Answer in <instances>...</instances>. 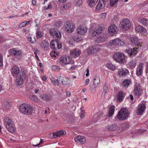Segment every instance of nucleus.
I'll list each match as a JSON object with an SVG mask.
<instances>
[{
  "label": "nucleus",
  "mask_w": 148,
  "mask_h": 148,
  "mask_svg": "<svg viewBox=\"0 0 148 148\" xmlns=\"http://www.w3.org/2000/svg\"><path fill=\"white\" fill-rule=\"evenodd\" d=\"M40 97L42 99L45 101H49L51 99L50 96L47 94L41 95Z\"/></svg>",
  "instance_id": "c9c22d12"
},
{
  "label": "nucleus",
  "mask_w": 148,
  "mask_h": 148,
  "mask_svg": "<svg viewBox=\"0 0 148 148\" xmlns=\"http://www.w3.org/2000/svg\"><path fill=\"white\" fill-rule=\"evenodd\" d=\"M108 90V88L107 84V83H105L103 87V91L105 93H106L107 92V90Z\"/></svg>",
  "instance_id": "13d9d810"
},
{
  "label": "nucleus",
  "mask_w": 148,
  "mask_h": 148,
  "mask_svg": "<svg viewBox=\"0 0 148 148\" xmlns=\"http://www.w3.org/2000/svg\"><path fill=\"white\" fill-rule=\"evenodd\" d=\"M120 29L123 31L129 29L131 26V22L129 19L124 18L120 21L119 23Z\"/></svg>",
  "instance_id": "f03ea898"
},
{
  "label": "nucleus",
  "mask_w": 148,
  "mask_h": 148,
  "mask_svg": "<svg viewBox=\"0 0 148 148\" xmlns=\"http://www.w3.org/2000/svg\"><path fill=\"white\" fill-rule=\"evenodd\" d=\"M59 83L64 85H68L70 81L66 77L60 76L59 77Z\"/></svg>",
  "instance_id": "4be33fe9"
},
{
  "label": "nucleus",
  "mask_w": 148,
  "mask_h": 148,
  "mask_svg": "<svg viewBox=\"0 0 148 148\" xmlns=\"http://www.w3.org/2000/svg\"><path fill=\"white\" fill-rule=\"evenodd\" d=\"M9 53L11 56L18 57L21 55L22 52L21 50H17L15 48L12 49L9 51Z\"/></svg>",
  "instance_id": "4468645a"
},
{
  "label": "nucleus",
  "mask_w": 148,
  "mask_h": 148,
  "mask_svg": "<svg viewBox=\"0 0 148 148\" xmlns=\"http://www.w3.org/2000/svg\"><path fill=\"white\" fill-rule=\"evenodd\" d=\"M113 58L116 62L122 64L125 61V55L121 52L115 53L113 56Z\"/></svg>",
  "instance_id": "7ed1b4c3"
},
{
  "label": "nucleus",
  "mask_w": 148,
  "mask_h": 148,
  "mask_svg": "<svg viewBox=\"0 0 148 148\" xmlns=\"http://www.w3.org/2000/svg\"><path fill=\"white\" fill-rule=\"evenodd\" d=\"M49 45V43L46 40H43L41 44V45L42 47L46 49H47L48 48Z\"/></svg>",
  "instance_id": "4c0bfd02"
},
{
  "label": "nucleus",
  "mask_w": 148,
  "mask_h": 148,
  "mask_svg": "<svg viewBox=\"0 0 148 148\" xmlns=\"http://www.w3.org/2000/svg\"><path fill=\"white\" fill-rule=\"evenodd\" d=\"M118 0H110V4L111 6H113Z\"/></svg>",
  "instance_id": "864d4df0"
},
{
  "label": "nucleus",
  "mask_w": 148,
  "mask_h": 148,
  "mask_svg": "<svg viewBox=\"0 0 148 148\" xmlns=\"http://www.w3.org/2000/svg\"><path fill=\"white\" fill-rule=\"evenodd\" d=\"M20 69L18 67L14 66L12 69L11 73L13 77H16L19 74Z\"/></svg>",
  "instance_id": "6ab92c4d"
},
{
  "label": "nucleus",
  "mask_w": 148,
  "mask_h": 148,
  "mask_svg": "<svg viewBox=\"0 0 148 148\" xmlns=\"http://www.w3.org/2000/svg\"><path fill=\"white\" fill-rule=\"evenodd\" d=\"M117 128V127L115 124L110 125L107 127V129L109 131H114L116 130Z\"/></svg>",
  "instance_id": "58836bf2"
},
{
  "label": "nucleus",
  "mask_w": 148,
  "mask_h": 148,
  "mask_svg": "<svg viewBox=\"0 0 148 148\" xmlns=\"http://www.w3.org/2000/svg\"><path fill=\"white\" fill-rule=\"evenodd\" d=\"M26 75L25 72L23 71H21L17 76L16 80V83L17 85L20 86H22L24 82V79H25Z\"/></svg>",
  "instance_id": "0eeeda50"
},
{
  "label": "nucleus",
  "mask_w": 148,
  "mask_h": 148,
  "mask_svg": "<svg viewBox=\"0 0 148 148\" xmlns=\"http://www.w3.org/2000/svg\"><path fill=\"white\" fill-rule=\"evenodd\" d=\"M54 42H55L53 40H52L50 43V45L52 49H55L56 46L55 45V43H54Z\"/></svg>",
  "instance_id": "3c124183"
},
{
  "label": "nucleus",
  "mask_w": 148,
  "mask_h": 148,
  "mask_svg": "<svg viewBox=\"0 0 148 148\" xmlns=\"http://www.w3.org/2000/svg\"><path fill=\"white\" fill-rule=\"evenodd\" d=\"M74 140L76 143H80L81 144H83L86 142V138L84 136H79L75 137Z\"/></svg>",
  "instance_id": "a211bd4d"
},
{
  "label": "nucleus",
  "mask_w": 148,
  "mask_h": 148,
  "mask_svg": "<svg viewBox=\"0 0 148 148\" xmlns=\"http://www.w3.org/2000/svg\"><path fill=\"white\" fill-rule=\"evenodd\" d=\"M95 53L98 52L100 51L101 48V46L99 45H96L93 46Z\"/></svg>",
  "instance_id": "a19ab883"
},
{
  "label": "nucleus",
  "mask_w": 148,
  "mask_h": 148,
  "mask_svg": "<svg viewBox=\"0 0 148 148\" xmlns=\"http://www.w3.org/2000/svg\"><path fill=\"white\" fill-rule=\"evenodd\" d=\"M117 30V27L114 24H112L108 28V32L111 35L116 33Z\"/></svg>",
  "instance_id": "f3484780"
},
{
  "label": "nucleus",
  "mask_w": 148,
  "mask_h": 148,
  "mask_svg": "<svg viewBox=\"0 0 148 148\" xmlns=\"http://www.w3.org/2000/svg\"><path fill=\"white\" fill-rule=\"evenodd\" d=\"M4 123L8 130L11 133H13L15 131L14 126L13 125L12 122L10 119L6 117L4 119Z\"/></svg>",
  "instance_id": "20e7f679"
},
{
  "label": "nucleus",
  "mask_w": 148,
  "mask_h": 148,
  "mask_svg": "<svg viewBox=\"0 0 148 148\" xmlns=\"http://www.w3.org/2000/svg\"><path fill=\"white\" fill-rule=\"evenodd\" d=\"M56 46L55 49H60L62 47L61 43L60 42H56Z\"/></svg>",
  "instance_id": "09e8293b"
},
{
  "label": "nucleus",
  "mask_w": 148,
  "mask_h": 148,
  "mask_svg": "<svg viewBox=\"0 0 148 148\" xmlns=\"http://www.w3.org/2000/svg\"><path fill=\"white\" fill-rule=\"evenodd\" d=\"M87 52L89 54H90L95 53L93 47L88 48L87 50Z\"/></svg>",
  "instance_id": "c03bdc74"
},
{
  "label": "nucleus",
  "mask_w": 148,
  "mask_h": 148,
  "mask_svg": "<svg viewBox=\"0 0 148 148\" xmlns=\"http://www.w3.org/2000/svg\"><path fill=\"white\" fill-rule=\"evenodd\" d=\"M132 81L131 80L129 79H125L124 80L122 83V87L123 88L127 89L130 85L131 84Z\"/></svg>",
  "instance_id": "bb28decb"
},
{
  "label": "nucleus",
  "mask_w": 148,
  "mask_h": 148,
  "mask_svg": "<svg viewBox=\"0 0 148 148\" xmlns=\"http://www.w3.org/2000/svg\"><path fill=\"white\" fill-rule=\"evenodd\" d=\"M51 69L52 70L58 71L60 70V69L59 66L54 65L52 66Z\"/></svg>",
  "instance_id": "49530a36"
},
{
  "label": "nucleus",
  "mask_w": 148,
  "mask_h": 148,
  "mask_svg": "<svg viewBox=\"0 0 148 148\" xmlns=\"http://www.w3.org/2000/svg\"><path fill=\"white\" fill-rule=\"evenodd\" d=\"M107 0H99V1H100V2L103 3H104L105 5L106 4V1Z\"/></svg>",
  "instance_id": "774afa93"
},
{
  "label": "nucleus",
  "mask_w": 148,
  "mask_h": 148,
  "mask_svg": "<svg viewBox=\"0 0 148 148\" xmlns=\"http://www.w3.org/2000/svg\"><path fill=\"white\" fill-rule=\"evenodd\" d=\"M67 4H63L61 7L60 9L62 10H65L68 7Z\"/></svg>",
  "instance_id": "6e6d98bb"
},
{
  "label": "nucleus",
  "mask_w": 148,
  "mask_h": 148,
  "mask_svg": "<svg viewBox=\"0 0 148 148\" xmlns=\"http://www.w3.org/2000/svg\"><path fill=\"white\" fill-rule=\"evenodd\" d=\"M142 90L140 89V87L138 85H136L134 86V95L138 97H139L142 95Z\"/></svg>",
  "instance_id": "aec40b11"
},
{
  "label": "nucleus",
  "mask_w": 148,
  "mask_h": 148,
  "mask_svg": "<svg viewBox=\"0 0 148 148\" xmlns=\"http://www.w3.org/2000/svg\"><path fill=\"white\" fill-rule=\"evenodd\" d=\"M30 99L33 101H34L35 102H38V98L35 95H30L29 97Z\"/></svg>",
  "instance_id": "37998d69"
},
{
  "label": "nucleus",
  "mask_w": 148,
  "mask_h": 148,
  "mask_svg": "<svg viewBox=\"0 0 148 148\" xmlns=\"http://www.w3.org/2000/svg\"><path fill=\"white\" fill-rule=\"evenodd\" d=\"M65 30L67 33H71L73 32L75 29V26L71 22H66L64 24Z\"/></svg>",
  "instance_id": "9d476101"
},
{
  "label": "nucleus",
  "mask_w": 148,
  "mask_h": 148,
  "mask_svg": "<svg viewBox=\"0 0 148 148\" xmlns=\"http://www.w3.org/2000/svg\"><path fill=\"white\" fill-rule=\"evenodd\" d=\"M50 33L54 38H60L61 37V35L60 33L54 29H51L50 30Z\"/></svg>",
  "instance_id": "5701e85b"
},
{
  "label": "nucleus",
  "mask_w": 148,
  "mask_h": 148,
  "mask_svg": "<svg viewBox=\"0 0 148 148\" xmlns=\"http://www.w3.org/2000/svg\"><path fill=\"white\" fill-rule=\"evenodd\" d=\"M87 28L81 25H79L77 29V33L80 35H84L87 32Z\"/></svg>",
  "instance_id": "ddd939ff"
},
{
  "label": "nucleus",
  "mask_w": 148,
  "mask_h": 148,
  "mask_svg": "<svg viewBox=\"0 0 148 148\" xmlns=\"http://www.w3.org/2000/svg\"><path fill=\"white\" fill-rule=\"evenodd\" d=\"M41 78L43 81L46 82L47 79V77L45 75H42L41 76Z\"/></svg>",
  "instance_id": "0e129e2a"
},
{
  "label": "nucleus",
  "mask_w": 148,
  "mask_h": 148,
  "mask_svg": "<svg viewBox=\"0 0 148 148\" xmlns=\"http://www.w3.org/2000/svg\"><path fill=\"white\" fill-rule=\"evenodd\" d=\"M100 79L99 76H96L93 79V84L95 88L97 87L99 84Z\"/></svg>",
  "instance_id": "c85d7f7f"
},
{
  "label": "nucleus",
  "mask_w": 148,
  "mask_h": 148,
  "mask_svg": "<svg viewBox=\"0 0 148 148\" xmlns=\"http://www.w3.org/2000/svg\"><path fill=\"white\" fill-rule=\"evenodd\" d=\"M146 73H147L148 72V63H146Z\"/></svg>",
  "instance_id": "338daca9"
},
{
  "label": "nucleus",
  "mask_w": 148,
  "mask_h": 148,
  "mask_svg": "<svg viewBox=\"0 0 148 148\" xmlns=\"http://www.w3.org/2000/svg\"><path fill=\"white\" fill-rule=\"evenodd\" d=\"M62 23L61 21H58L56 22L55 23L54 25L56 27H59L61 26Z\"/></svg>",
  "instance_id": "8fccbe9b"
},
{
  "label": "nucleus",
  "mask_w": 148,
  "mask_h": 148,
  "mask_svg": "<svg viewBox=\"0 0 148 148\" xmlns=\"http://www.w3.org/2000/svg\"><path fill=\"white\" fill-rule=\"evenodd\" d=\"M138 21L145 26H148V19L141 17L138 18Z\"/></svg>",
  "instance_id": "b1692460"
},
{
  "label": "nucleus",
  "mask_w": 148,
  "mask_h": 148,
  "mask_svg": "<svg viewBox=\"0 0 148 148\" xmlns=\"http://www.w3.org/2000/svg\"><path fill=\"white\" fill-rule=\"evenodd\" d=\"M70 54L72 57L76 58L80 55V52L79 50L77 49H75L70 51Z\"/></svg>",
  "instance_id": "cd10ccee"
},
{
  "label": "nucleus",
  "mask_w": 148,
  "mask_h": 148,
  "mask_svg": "<svg viewBox=\"0 0 148 148\" xmlns=\"http://www.w3.org/2000/svg\"><path fill=\"white\" fill-rule=\"evenodd\" d=\"M135 30L136 32L140 33L143 35L145 36L147 34V29L140 25L137 26L135 28Z\"/></svg>",
  "instance_id": "f8f14e48"
},
{
  "label": "nucleus",
  "mask_w": 148,
  "mask_h": 148,
  "mask_svg": "<svg viewBox=\"0 0 148 148\" xmlns=\"http://www.w3.org/2000/svg\"><path fill=\"white\" fill-rule=\"evenodd\" d=\"M106 13H101L99 15V17L101 19L105 18H106Z\"/></svg>",
  "instance_id": "603ef678"
},
{
  "label": "nucleus",
  "mask_w": 148,
  "mask_h": 148,
  "mask_svg": "<svg viewBox=\"0 0 148 148\" xmlns=\"http://www.w3.org/2000/svg\"><path fill=\"white\" fill-rule=\"evenodd\" d=\"M115 108L114 106H112L110 107L108 114V117H110L114 114Z\"/></svg>",
  "instance_id": "e433bc0d"
},
{
  "label": "nucleus",
  "mask_w": 148,
  "mask_h": 148,
  "mask_svg": "<svg viewBox=\"0 0 148 148\" xmlns=\"http://www.w3.org/2000/svg\"><path fill=\"white\" fill-rule=\"evenodd\" d=\"M26 25L25 22H23L21 23L19 25V28H22Z\"/></svg>",
  "instance_id": "680f3d73"
},
{
  "label": "nucleus",
  "mask_w": 148,
  "mask_h": 148,
  "mask_svg": "<svg viewBox=\"0 0 148 148\" xmlns=\"http://www.w3.org/2000/svg\"><path fill=\"white\" fill-rule=\"evenodd\" d=\"M51 57L56 58L58 56L59 53L55 50L52 51L50 53Z\"/></svg>",
  "instance_id": "79ce46f5"
},
{
  "label": "nucleus",
  "mask_w": 148,
  "mask_h": 148,
  "mask_svg": "<svg viewBox=\"0 0 148 148\" xmlns=\"http://www.w3.org/2000/svg\"><path fill=\"white\" fill-rule=\"evenodd\" d=\"M145 108L146 106L143 103L139 104L137 107V114L138 115H140L144 112Z\"/></svg>",
  "instance_id": "dca6fc26"
},
{
  "label": "nucleus",
  "mask_w": 148,
  "mask_h": 148,
  "mask_svg": "<svg viewBox=\"0 0 148 148\" xmlns=\"http://www.w3.org/2000/svg\"><path fill=\"white\" fill-rule=\"evenodd\" d=\"M2 105L4 109H7L9 108L10 105L9 102L6 101H4L2 102Z\"/></svg>",
  "instance_id": "c756f323"
},
{
  "label": "nucleus",
  "mask_w": 148,
  "mask_h": 148,
  "mask_svg": "<svg viewBox=\"0 0 148 148\" xmlns=\"http://www.w3.org/2000/svg\"><path fill=\"white\" fill-rule=\"evenodd\" d=\"M66 132L64 130H60L56 132H53L50 134V136L52 138L59 137L62 135L65 134Z\"/></svg>",
  "instance_id": "9b49d317"
},
{
  "label": "nucleus",
  "mask_w": 148,
  "mask_h": 148,
  "mask_svg": "<svg viewBox=\"0 0 148 148\" xmlns=\"http://www.w3.org/2000/svg\"><path fill=\"white\" fill-rule=\"evenodd\" d=\"M52 83L55 86H58L59 83V77L57 80L54 78H52L50 79Z\"/></svg>",
  "instance_id": "ea45409f"
},
{
  "label": "nucleus",
  "mask_w": 148,
  "mask_h": 148,
  "mask_svg": "<svg viewBox=\"0 0 148 148\" xmlns=\"http://www.w3.org/2000/svg\"><path fill=\"white\" fill-rule=\"evenodd\" d=\"M129 115L128 110L125 108H123L118 112L117 117L120 120H123L126 119Z\"/></svg>",
  "instance_id": "423d86ee"
},
{
  "label": "nucleus",
  "mask_w": 148,
  "mask_h": 148,
  "mask_svg": "<svg viewBox=\"0 0 148 148\" xmlns=\"http://www.w3.org/2000/svg\"><path fill=\"white\" fill-rule=\"evenodd\" d=\"M136 63L134 60H132L127 64V66L131 69H134L136 66Z\"/></svg>",
  "instance_id": "f704fd0d"
},
{
  "label": "nucleus",
  "mask_w": 148,
  "mask_h": 148,
  "mask_svg": "<svg viewBox=\"0 0 148 148\" xmlns=\"http://www.w3.org/2000/svg\"><path fill=\"white\" fill-rule=\"evenodd\" d=\"M42 35L41 32L38 31L36 33V37L38 38H40L42 37Z\"/></svg>",
  "instance_id": "4d7b16f0"
},
{
  "label": "nucleus",
  "mask_w": 148,
  "mask_h": 148,
  "mask_svg": "<svg viewBox=\"0 0 148 148\" xmlns=\"http://www.w3.org/2000/svg\"><path fill=\"white\" fill-rule=\"evenodd\" d=\"M34 108L29 104L26 103L21 104L20 106V112L26 114H31Z\"/></svg>",
  "instance_id": "f257e3e1"
},
{
  "label": "nucleus",
  "mask_w": 148,
  "mask_h": 148,
  "mask_svg": "<svg viewBox=\"0 0 148 148\" xmlns=\"http://www.w3.org/2000/svg\"><path fill=\"white\" fill-rule=\"evenodd\" d=\"M105 5L104 3L101 2L100 1H99L98 3L96 8L97 11H99L102 9L105 6Z\"/></svg>",
  "instance_id": "72a5a7b5"
},
{
  "label": "nucleus",
  "mask_w": 148,
  "mask_h": 148,
  "mask_svg": "<svg viewBox=\"0 0 148 148\" xmlns=\"http://www.w3.org/2000/svg\"><path fill=\"white\" fill-rule=\"evenodd\" d=\"M83 108H81V114H80V117L81 118H83L85 115V112L83 110Z\"/></svg>",
  "instance_id": "5fc2aeb1"
},
{
  "label": "nucleus",
  "mask_w": 148,
  "mask_h": 148,
  "mask_svg": "<svg viewBox=\"0 0 148 148\" xmlns=\"http://www.w3.org/2000/svg\"><path fill=\"white\" fill-rule=\"evenodd\" d=\"M125 52L130 56H134L137 53L136 48H129L126 49Z\"/></svg>",
  "instance_id": "a878e982"
},
{
  "label": "nucleus",
  "mask_w": 148,
  "mask_h": 148,
  "mask_svg": "<svg viewBox=\"0 0 148 148\" xmlns=\"http://www.w3.org/2000/svg\"><path fill=\"white\" fill-rule=\"evenodd\" d=\"M109 43L112 46H122L125 44V41L124 40L116 38L111 40L110 41Z\"/></svg>",
  "instance_id": "6e6552de"
},
{
  "label": "nucleus",
  "mask_w": 148,
  "mask_h": 148,
  "mask_svg": "<svg viewBox=\"0 0 148 148\" xmlns=\"http://www.w3.org/2000/svg\"><path fill=\"white\" fill-rule=\"evenodd\" d=\"M90 29L92 31L91 35L93 37L98 35L101 32L102 30V28L101 27H98L95 23L91 24Z\"/></svg>",
  "instance_id": "39448f33"
},
{
  "label": "nucleus",
  "mask_w": 148,
  "mask_h": 148,
  "mask_svg": "<svg viewBox=\"0 0 148 148\" xmlns=\"http://www.w3.org/2000/svg\"><path fill=\"white\" fill-rule=\"evenodd\" d=\"M98 1V0H87V3L89 7H92L95 5Z\"/></svg>",
  "instance_id": "7c9ffc66"
},
{
  "label": "nucleus",
  "mask_w": 148,
  "mask_h": 148,
  "mask_svg": "<svg viewBox=\"0 0 148 148\" xmlns=\"http://www.w3.org/2000/svg\"><path fill=\"white\" fill-rule=\"evenodd\" d=\"M77 66L75 65H74L72 66L70 68L69 70L71 71H73L76 68Z\"/></svg>",
  "instance_id": "69168bd1"
},
{
  "label": "nucleus",
  "mask_w": 148,
  "mask_h": 148,
  "mask_svg": "<svg viewBox=\"0 0 148 148\" xmlns=\"http://www.w3.org/2000/svg\"><path fill=\"white\" fill-rule=\"evenodd\" d=\"M82 0H78L76 3V5L77 6H80L82 5Z\"/></svg>",
  "instance_id": "052dcab7"
},
{
  "label": "nucleus",
  "mask_w": 148,
  "mask_h": 148,
  "mask_svg": "<svg viewBox=\"0 0 148 148\" xmlns=\"http://www.w3.org/2000/svg\"><path fill=\"white\" fill-rule=\"evenodd\" d=\"M71 60V58L69 56H62L59 59V62L60 64L63 66L69 64Z\"/></svg>",
  "instance_id": "1a4fd4ad"
},
{
  "label": "nucleus",
  "mask_w": 148,
  "mask_h": 148,
  "mask_svg": "<svg viewBox=\"0 0 148 148\" xmlns=\"http://www.w3.org/2000/svg\"><path fill=\"white\" fill-rule=\"evenodd\" d=\"M144 66V64L143 62L140 63L136 69V74L138 76H140L143 74V70Z\"/></svg>",
  "instance_id": "2eb2a0df"
},
{
  "label": "nucleus",
  "mask_w": 148,
  "mask_h": 148,
  "mask_svg": "<svg viewBox=\"0 0 148 148\" xmlns=\"http://www.w3.org/2000/svg\"><path fill=\"white\" fill-rule=\"evenodd\" d=\"M3 66V57L2 55L0 53V67H1Z\"/></svg>",
  "instance_id": "bf43d9fd"
},
{
  "label": "nucleus",
  "mask_w": 148,
  "mask_h": 148,
  "mask_svg": "<svg viewBox=\"0 0 148 148\" xmlns=\"http://www.w3.org/2000/svg\"><path fill=\"white\" fill-rule=\"evenodd\" d=\"M130 39L132 44H134L136 45L139 46V43L138 38L137 37L134 36L130 38Z\"/></svg>",
  "instance_id": "2f4dec72"
},
{
  "label": "nucleus",
  "mask_w": 148,
  "mask_h": 148,
  "mask_svg": "<svg viewBox=\"0 0 148 148\" xmlns=\"http://www.w3.org/2000/svg\"><path fill=\"white\" fill-rule=\"evenodd\" d=\"M108 68L110 70H114L115 69V67L114 65L112 63H109L107 64Z\"/></svg>",
  "instance_id": "a18cd8bd"
},
{
  "label": "nucleus",
  "mask_w": 148,
  "mask_h": 148,
  "mask_svg": "<svg viewBox=\"0 0 148 148\" xmlns=\"http://www.w3.org/2000/svg\"><path fill=\"white\" fill-rule=\"evenodd\" d=\"M118 73L120 77H123L125 75H126L128 74L129 71L127 69L122 68L119 70Z\"/></svg>",
  "instance_id": "393cba45"
},
{
  "label": "nucleus",
  "mask_w": 148,
  "mask_h": 148,
  "mask_svg": "<svg viewBox=\"0 0 148 148\" xmlns=\"http://www.w3.org/2000/svg\"><path fill=\"white\" fill-rule=\"evenodd\" d=\"M73 38L74 40L77 41H80L82 40V38L81 37H79L78 36H74Z\"/></svg>",
  "instance_id": "de8ad7c7"
},
{
  "label": "nucleus",
  "mask_w": 148,
  "mask_h": 148,
  "mask_svg": "<svg viewBox=\"0 0 148 148\" xmlns=\"http://www.w3.org/2000/svg\"><path fill=\"white\" fill-rule=\"evenodd\" d=\"M106 40L105 36L103 35L95 39V41L97 42L100 43L104 42Z\"/></svg>",
  "instance_id": "473e14b6"
},
{
  "label": "nucleus",
  "mask_w": 148,
  "mask_h": 148,
  "mask_svg": "<svg viewBox=\"0 0 148 148\" xmlns=\"http://www.w3.org/2000/svg\"><path fill=\"white\" fill-rule=\"evenodd\" d=\"M28 39L29 41L30 42L32 43H34L35 42V39L34 38L33 39V40H32V38L31 37H29L28 38Z\"/></svg>",
  "instance_id": "e2e57ef3"
},
{
  "label": "nucleus",
  "mask_w": 148,
  "mask_h": 148,
  "mask_svg": "<svg viewBox=\"0 0 148 148\" xmlns=\"http://www.w3.org/2000/svg\"><path fill=\"white\" fill-rule=\"evenodd\" d=\"M125 94L123 91L119 92L117 95V101L121 102L123 101L125 98Z\"/></svg>",
  "instance_id": "412c9836"
}]
</instances>
